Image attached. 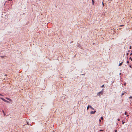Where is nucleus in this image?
Wrapping results in <instances>:
<instances>
[{
  "instance_id": "7",
  "label": "nucleus",
  "mask_w": 132,
  "mask_h": 132,
  "mask_svg": "<svg viewBox=\"0 0 132 132\" xmlns=\"http://www.w3.org/2000/svg\"><path fill=\"white\" fill-rule=\"evenodd\" d=\"M89 108V105H88L87 107V110H88Z\"/></svg>"
},
{
  "instance_id": "14",
  "label": "nucleus",
  "mask_w": 132,
  "mask_h": 132,
  "mask_svg": "<svg viewBox=\"0 0 132 132\" xmlns=\"http://www.w3.org/2000/svg\"><path fill=\"white\" fill-rule=\"evenodd\" d=\"M122 122L123 124H124L125 123V122L123 121H122Z\"/></svg>"
},
{
  "instance_id": "31",
  "label": "nucleus",
  "mask_w": 132,
  "mask_h": 132,
  "mask_svg": "<svg viewBox=\"0 0 132 132\" xmlns=\"http://www.w3.org/2000/svg\"><path fill=\"white\" fill-rule=\"evenodd\" d=\"M129 116V115H127V117H128V116Z\"/></svg>"
},
{
  "instance_id": "29",
  "label": "nucleus",
  "mask_w": 132,
  "mask_h": 132,
  "mask_svg": "<svg viewBox=\"0 0 132 132\" xmlns=\"http://www.w3.org/2000/svg\"><path fill=\"white\" fill-rule=\"evenodd\" d=\"M131 46H130V49H131Z\"/></svg>"
},
{
  "instance_id": "2",
  "label": "nucleus",
  "mask_w": 132,
  "mask_h": 132,
  "mask_svg": "<svg viewBox=\"0 0 132 132\" xmlns=\"http://www.w3.org/2000/svg\"><path fill=\"white\" fill-rule=\"evenodd\" d=\"M0 98L1 99H2V100L4 102H7V103H9V101L6 100H5V99H4V98H2L0 97Z\"/></svg>"
},
{
  "instance_id": "33",
  "label": "nucleus",
  "mask_w": 132,
  "mask_h": 132,
  "mask_svg": "<svg viewBox=\"0 0 132 132\" xmlns=\"http://www.w3.org/2000/svg\"><path fill=\"white\" fill-rule=\"evenodd\" d=\"M100 94H101V93H100Z\"/></svg>"
},
{
  "instance_id": "4",
  "label": "nucleus",
  "mask_w": 132,
  "mask_h": 132,
  "mask_svg": "<svg viewBox=\"0 0 132 132\" xmlns=\"http://www.w3.org/2000/svg\"><path fill=\"white\" fill-rule=\"evenodd\" d=\"M89 108H90L91 109L94 110V109L90 105H89Z\"/></svg>"
},
{
  "instance_id": "11",
  "label": "nucleus",
  "mask_w": 132,
  "mask_h": 132,
  "mask_svg": "<svg viewBox=\"0 0 132 132\" xmlns=\"http://www.w3.org/2000/svg\"><path fill=\"white\" fill-rule=\"evenodd\" d=\"M129 59L131 60V61H132V58H131V57H130L129 58Z\"/></svg>"
},
{
  "instance_id": "9",
  "label": "nucleus",
  "mask_w": 132,
  "mask_h": 132,
  "mask_svg": "<svg viewBox=\"0 0 132 132\" xmlns=\"http://www.w3.org/2000/svg\"><path fill=\"white\" fill-rule=\"evenodd\" d=\"M101 87H104V84Z\"/></svg>"
},
{
  "instance_id": "30",
  "label": "nucleus",
  "mask_w": 132,
  "mask_h": 132,
  "mask_svg": "<svg viewBox=\"0 0 132 132\" xmlns=\"http://www.w3.org/2000/svg\"><path fill=\"white\" fill-rule=\"evenodd\" d=\"M3 114H4V116H5V113H3Z\"/></svg>"
},
{
  "instance_id": "1",
  "label": "nucleus",
  "mask_w": 132,
  "mask_h": 132,
  "mask_svg": "<svg viewBox=\"0 0 132 132\" xmlns=\"http://www.w3.org/2000/svg\"><path fill=\"white\" fill-rule=\"evenodd\" d=\"M103 89L100 92H99L98 93L97 95H98L100 96V94H99L100 93H101V95H102L103 94Z\"/></svg>"
},
{
  "instance_id": "25",
  "label": "nucleus",
  "mask_w": 132,
  "mask_h": 132,
  "mask_svg": "<svg viewBox=\"0 0 132 132\" xmlns=\"http://www.w3.org/2000/svg\"><path fill=\"white\" fill-rule=\"evenodd\" d=\"M0 95L2 96H3V95H2V94H0Z\"/></svg>"
},
{
  "instance_id": "12",
  "label": "nucleus",
  "mask_w": 132,
  "mask_h": 132,
  "mask_svg": "<svg viewBox=\"0 0 132 132\" xmlns=\"http://www.w3.org/2000/svg\"><path fill=\"white\" fill-rule=\"evenodd\" d=\"M101 119L102 120H103V117H101Z\"/></svg>"
},
{
  "instance_id": "28",
  "label": "nucleus",
  "mask_w": 132,
  "mask_h": 132,
  "mask_svg": "<svg viewBox=\"0 0 132 132\" xmlns=\"http://www.w3.org/2000/svg\"><path fill=\"white\" fill-rule=\"evenodd\" d=\"M117 130H115V132H117Z\"/></svg>"
},
{
  "instance_id": "24",
  "label": "nucleus",
  "mask_w": 132,
  "mask_h": 132,
  "mask_svg": "<svg viewBox=\"0 0 132 132\" xmlns=\"http://www.w3.org/2000/svg\"><path fill=\"white\" fill-rule=\"evenodd\" d=\"M132 55V53H131L130 54V55Z\"/></svg>"
},
{
  "instance_id": "35",
  "label": "nucleus",
  "mask_w": 132,
  "mask_h": 132,
  "mask_svg": "<svg viewBox=\"0 0 132 132\" xmlns=\"http://www.w3.org/2000/svg\"><path fill=\"white\" fill-rule=\"evenodd\" d=\"M27 124L29 125V124H28V123H27Z\"/></svg>"
},
{
  "instance_id": "13",
  "label": "nucleus",
  "mask_w": 132,
  "mask_h": 132,
  "mask_svg": "<svg viewBox=\"0 0 132 132\" xmlns=\"http://www.w3.org/2000/svg\"><path fill=\"white\" fill-rule=\"evenodd\" d=\"M126 83L125 82V83L124 84H123V85H124V86H126Z\"/></svg>"
},
{
  "instance_id": "19",
  "label": "nucleus",
  "mask_w": 132,
  "mask_h": 132,
  "mask_svg": "<svg viewBox=\"0 0 132 132\" xmlns=\"http://www.w3.org/2000/svg\"><path fill=\"white\" fill-rule=\"evenodd\" d=\"M2 112L3 113H4V111L3 110H2Z\"/></svg>"
},
{
  "instance_id": "23",
  "label": "nucleus",
  "mask_w": 132,
  "mask_h": 132,
  "mask_svg": "<svg viewBox=\"0 0 132 132\" xmlns=\"http://www.w3.org/2000/svg\"><path fill=\"white\" fill-rule=\"evenodd\" d=\"M129 63V61H127V63Z\"/></svg>"
},
{
  "instance_id": "18",
  "label": "nucleus",
  "mask_w": 132,
  "mask_h": 132,
  "mask_svg": "<svg viewBox=\"0 0 132 132\" xmlns=\"http://www.w3.org/2000/svg\"><path fill=\"white\" fill-rule=\"evenodd\" d=\"M126 113H126V112H125V115H126Z\"/></svg>"
},
{
  "instance_id": "26",
  "label": "nucleus",
  "mask_w": 132,
  "mask_h": 132,
  "mask_svg": "<svg viewBox=\"0 0 132 132\" xmlns=\"http://www.w3.org/2000/svg\"><path fill=\"white\" fill-rule=\"evenodd\" d=\"M118 121H120V119H118Z\"/></svg>"
},
{
  "instance_id": "5",
  "label": "nucleus",
  "mask_w": 132,
  "mask_h": 132,
  "mask_svg": "<svg viewBox=\"0 0 132 132\" xmlns=\"http://www.w3.org/2000/svg\"><path fill=\"white\" fill-rule=\"evenodd\" d=\"M122 63H123L122 62H121L120 63L119 65V66H121L122 64Z\"/></svg>"
},
{
  "instance_id": "22",
  "label": "nucleus",
  "mask_w": 132,
  "mask_h": 132,
  "mask_svg": "<svg viewBox=\"0 0 132 132\" xmlns=\"http://www.w3.org/2000/svg\"><path fill=\"white\" fill-rule=\"evenodd\" d=\"M102 4H103V6H104V4L103 3V2H102Z\"/></svg>"
},
{
  "instance_id": "20",
  "label": "nucleus",
  "mask_w": 132,
  "mask_h": 132,
  "mask_svg": "<svg viewBox=\"0 0 132 132\" xmlns=\"http://www.w3.org/2000/svg\"><path fill=\"white\" fill-rule=\"evenodd\" d=\"M129 54V53H127V56Z\"/></svg>"
},
{
  "instance_id": "17",
  "label": "nucleus",
  "mask_w": 132,
  "mask_h": 132,
  "mask_svg": "<svg viewBox=\"0 0 132 132\" xmlns=\"http://www.w3.org/2000/svg\"><path fill=\"white\" fill-rule=\"evenodd\" d=\"M123 25H120L119 26L120 27H122V26H123Z\"/></svg>"
},
{
  "instance_id": "6",
  "label": "nucleus",
  "mask_w": 132,
  "mask_h": 132,
  "mask_svg": "<svg viewBox=\"0 0 132 132\" xmlns=\"http://www.w3.org/2000/svg\"><path fill=\"white\" fill-rule=\"evenodd\" d=\"M6 98V99L7 100H9L10 101V100H11L10 99V98H8V97H6V98Z\"/></svg>"
},
{
  "instance_id": "21",
  "label": "nucleus",
  "mask_w": 132,
  "mask_h": 132,
  "mask_svg": "<svg viewBox=\"0 0 132 132\" xmlns=\"http://www.w3.org/2000/svg\"><path fill=\"white\" fill-rule=\"evenodd\" d=\"M99 121L100 122H101V120L100 119L99 120Z\"/></svg>"
},
{
  "instance_id": "16",
  "label": "nucleus",
  "mask_w": 132,
  "mask_h": 132,
  "mask_svg": "<svg viewBox=\"0 0 132 132\" xmlns=\"http://www.w3.org/2000/svg\"><path fill=\"white\" fill-rule=\"evenodd\" d=\"M129 98H132V96H130Z\"/></svg>"
},
{
  "instance_id": "3",
  "label": "nucleus",
  "mask_w": 132,
  "mask_h": 132,
  "mask_svg": "<svg viewBox=\"0 0 132 132\" xmlns=\"http://www.w3.org/2000/svg\"><path fill=\"white\" fill-rule=\"evenodd\" d=\"M96 112V111H92L90 112V114H94Z\"/></svg>"
},
{
  "instance_id": "8",
  "label": "nucleus",
  "mask_w": 132,
  "mask_h": 132,
  "mask_svg": "<svg viewBox=\"0 0 132 132\" xmlns=\"http://www.w3.org/2000/svg\"><path fill=\"white\" fill-rule=\"evenodd\" d=\"M92 2L93 4V5H94V0H92Z\"/></svg>"
},
{
  "instance_id": "36",
  "label": "nucleus",
  "mask_w": 132,
  "mask_h": 132,
  "mask_svg": "<svg viewBox=\"0 0 132 132\" xmlns=\"http://www.w3.org/2000/svg\"><path fill=\"white\" fill-rule=\"evenodd\" d=\"M131 52H132V50L131 51Z\"/></svg>"
},
{
  "instance_id": "34",
  "label": "nucleus",
  "mask_w": 132,
  "mask_h": 132,
  "mask_svg": "<svg viewBox=\"0 0 132 132\" xmlns=\"http://www.w3.org/2000/svg\"><path fill=\"white\" fill-rule=\"evenodd\" d=\"M8 1H11V0H8ZM11 1H12V0H11Z\"/></svg>"
},
{
  "instance_id": "27",
  "label": "nucleus",
  "mask_w": 132,
  "mask_h": 132,
  "mask_svg": "<svg viewBox=\"0 0 132 132\" xmlns=\"http://www.w3.org/2000/svg\"><path fill=\"white\" fill-rule=\"evenodd\" d=\"M129 67H130L131 68V65H130L129 66Z\"/></svg>"
},
{
  "instance_id": "10",
  "label": "nucleus",
  "mask_w": 132,
  "mask_h": 132,
  "mask_svg": "<svg viewBox=\"0 0 132 132\" xmlns=\"http://www.w3.org/2000/svg\"><path fill=\"white\" fill-rule=\"evenodd\" d=\"M124 93H123L121 95V96H122L124 94Z\"/></svg>"
},
{
  "instance_id": "15",
  "label": "nucleus",
  "mask_w": 132,
  "mask_h": 132,
  "mask_svg": "<svg viewBox=\"0 0 132 132\" xmlns=\"http://www.w3.org/2000/svg\"><path fill=\"white\" fill-rule=\"evenodd\" d=\"M100 131H103V130H102V129H100Z\"/></svg>"
},
{
  "instance_id": "32",
  "label": "nucleus",
  "mask_w": 132,
  "mask_h": 132,
  "mask_svg": "<svg viewBox=\"0 0 132 132\" xmlns=\"http://www.w3.org/2000/svg\"><path fill=\"white\" fill-rule=\"evenodd\" d=\"M1 57L2 58H3V56H1Z\"/></svg>"
}]
</instances>
